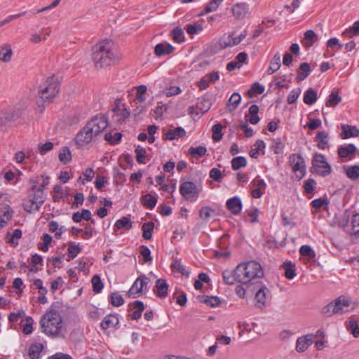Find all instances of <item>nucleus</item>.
Returning <instances> with one entry per match:
<instances>
[{"instance_id": "obj_36", "label": "nucleus", "mask_w": 359, "mask_h": 359, "mask_svg": "<svg viewBox=\"0 0 359 359\" xmlns=\"http://www.w3.org/2000/svg\"><path fill=\"white\" fill-rule=\"evenodd\" d=\"M123 134L121 132H116L114 135L111 133H106L104 135V139L110 145H116L121 143L122 140Z\"/></svg>"}, {"instance_id": "obj_10", "label": "nucleus", "mask_w": 359, "mask_h": 359, "mask_svg": "<svg viewBox=\"0 0 359 359\" xmlns=\"http://www.w3.org/2000/svg\"><path fill=\"white\" fill-rule=\"evenodd\" d=\"M60 83L55 79V76H48L46 81V86L41 89V94H47V91H50L52 96H56L60 92Z\"/></svg>"}, {"instance_id": "obj_53", "label": "nucleus", "mask_w": 359, "mask_h": 359, "mask_svg": "<svg viewBox=\"0 0 359 359\" xmlns=\"http://www.w3.org/2000/svg\"><path fill=\"white\" fill-rule=\"evenodd\" d=\"M135 153L136 161L140 164H144L147 154L145 148L138 145L135 149Z\"/></svg>"}, {"instance_id": "obj_57", "label": "nucleus", "mask_w": 359, "mask_h": 359, "mask_svg": "<svg viewBox=\"0 0 359 359\" xmlns=\"http://www.w3.org/2000/svg\"><path fill=\"white\" fill-rule=\"evenodd\" d=\"M136 280L137 281V283H140V286L139 287V288L136 289V293H140L142 294L143 290H147V285L149 283L150 280L145 275L142 274L137 277Z\"/></svg>"}, {"instance_id": "obj_2", "label": "nucleus", "mask_w": 359, "mask_h": 359, "mask_svg": "<svg viewBox=\"0 0 359 359\" xmlns=\"http://www.w3.org/2000/svg\"><path fill=\"white\" fill-rule=\"evenodd\" d=\"M62 306L63 303L60 301L53 302L51 304L39 321L42 332L52 337L59 335L63 323V317L59 309Z\"/></svg>"}, {"instance_id": "obj_5", "label": "nucleus", "mask_w": 359, "mask_h": 359, "mask_svg": "<svg viewBox=\"0 0 359 359\" xmlns=\"http://www.w3.org/2000/svg\"><path fill=\"white\" fill-rule=\"evenodd\" d=\"M309 171L312 174L325 177L332 173V168L324 154L316 152L313 155Z\"/></svg>"}, {"instance_id": "obj_38", "label": "nucleus", "mask_w": 359, "mask_h": 359, "mask_svg": "<svg viewBox=\"0 0 359 359\" xmlns=\"http://www.w3.org/2000/svg\"><path fill=\"white\" fill-rule=\"evenodd\" d=\"M108 300L110 304L114 307H118L124 304L125 300L123 296L118 294V292H113L110 293L108 297Z\"/></svg>"}, {"instance_id": "obj_15", "label": "nucleus", "mask_w": 359, "mask_h": 359, "mask_svg": "<svg viewBox=\"0 0 359 359\" xmlns=\"http://www.w3.org/2000/svg\"><path fill=\"white\" fill-rule=\"evenodd\" d=\"M196 108L198 109L202 114L207 113L212 105V95L207 93L202 97L198 98Z\"/></svg>"}, {"instance_id": "obj_1", "label": "nucleus", "mask_w": 359, "mask_h": 359, "mask_svg": "<svg viewBox=\"0 0 359 359\" xmlns=\"http://www.w3.org/2000/svg\"><path fill=\"white\" fill-rule=\"evenodd\" d=\"M107 114H100L93 116L78 132L74 142L78 146H83L96 140L97 136L109 126Z\"/></svg>"}, {"instance_id": "obj_62", "label": "nucleus", "mask_w": 359, "mask_h": 359, "mask_svg": "<svg viewBox=\"0 0 359 359\" xmlns=\"http://www.w3.org/2000/svg\"><path fill=\"white\" fill-rule=\"evenodd\" d=\"M302 89L300 88H294L288 95L287 102L289 104H294L297 102L299 96L300 95Z\"/></svg>"}, {"instance_id": "obj_3", "label": "nucleus", "mask_w": 359, "mask_h": 359, "mask_svg": "<svg viewBox=\"0 0 359 359\" xmlns=\"http://www.w3.org/2000/svg\"><path fill=\"white\" fill-rule=\"evenodd\" d=\"M38 182V180L34 178L29 180V184H32L28 189L29 200L27 203L22 204V208L27 212L32 213L33 211L39 210L46 201L44 190L47 187L43 183L37 186Z\"/></svg>"}, {"instance_id": "obj_6", "label": "nucleus", "mask_w": 359, "mask_h": 359, "mask_svg": "<svg viewBox=\"0 0 359 359\" xmlns=\"http://www.w3.org/2000/svg\"><path fill=\"white\" fill-rule=\"evenodd\" d=\"M180 193L185 200L194 202L198 198L200 189L194 182L185 181L180 185Z\"/></svg>"}, {"instance_id": "obj_19", "label": "nucleus", "mask_w": 359, "mask_h": 359, "mask_svg": "<svg viewBox=\"0 0 359 359\" xmlns=\"http://www.w3.org/2000/svg\"><path fill=\"white\" fill-rule=\"evenodd\" d=\"M197 299L200 303L205 304L211 308L219 306L222 304L221 299L217 296L200 294L198 295Z\"/></svg>"}, {"instance_id": "obj_45", "label": "nucleus", "mask_w": 359, "mask_h": 359, "mask_svg": "<svg viewBox=\"0 0 359 359\" xmlns=\"http://www.w3.org/2000/svg\"><path fill=\"white\" fill-rule=\"evenodd\" d=\"M207 148L205 146L200 145L196 147H191L188 149V154L194 158H201L205 155Z\"/></svg>"}, {"instance_id": "obj_4", "label": "nucleus", "mask_w": 359, "mask_h": 359, "mask_svg": "<svg viewBox=\"0 0 359 359\" xmlns=\"http://www.w3.org/2000/svg\"><path fill=\"white\" fill-rule=\"evenodd\" d=\"M109 45V41L106 40L96 44L93 48L92 59L97 67L99 66L102 68L105 66H109L115 58Z\"/></svg>"}, {"instance_id": "obj_20", "label": "nucleus", "mask_w": 359, "mask_h": 359, "mask_svg": "<svg viewBox=\"0 0 359 359\" xmlns=\"http://www.w3.org/2000/svg\"><path fill=\"white\" fill-rule=\"evenodd\" d=\"M249 10V5L246 3H237L231 8L233 16L238 19H243Z\"/></svg>"}, {"instance_id": "obj_43", "label": "nucleus", "mask_w": 359, "mask_h": 359, "mask_svg": "<svg viewBox=\"0 0 359 359\" xmlns=\"http://www.w3.org/2000/svg\"><path fill=\"white\" fill-rule=\"evenodd\" d=\"M223 1L224 0H211L208 4L205 5L198 15L202 16L216 11Z\"/></svg>"}, {"instance_id": "obj_21", "label": "nucleus", "mask_w": 359, "mask_h": 359, "mask_svg": "<svg viewBox=\"0 0 359 359\" xmlns=\"http://www.w3.org/2000/svg\"><path fill=\"white\" fill-rule=\"evenodd\" d=\"M329 134L325 130L318 131L315 140L317 141V147L320 149L324 150L330 147L329 145Z\"/></svg>"}, {"instance_id": "obj_13", "label": "nucleus", "mask_w": 359, "mask_h": 359, "mask_svg": "<svg viewBox=\"0 0 359 359\" xmlns=\"http://www.w3.org/2000/svg\"><path fill=\"white\" fill-rule=\"evenodd\" d=\"M226 207L231 214L238 215L242 210L241 199L237 196H233L226 201Z\"/></svg>"}, {"instance_id": "obj_14", "label": "nucleus", "mask_w": 359, "mask_h": 359, "mask_svg": "<svg viewBox=\"0 0 359 359\" xmlns=\"http://www.w3.org/2000/svg\"><path fill=\"white\" fill-rule=\"evenodd\" d=\"M358 149L353 144L341 145L338 147L337 154L340 158H353Z\"/></svg>"}, {"instance_id": "obj_51", "label": "nucleus", "mask_w": 359, "mask_h": 359, "mask_svg": "<svg viewBox=\"0 0 359 359\" xmlns=\"http://www.w3.org/2000/svg\"><path fill=\"white\" fill-rule=\"evenodd\" d=\"M329 204L330 200L327 197H325V198H316L313 200L311 203V207L317 210L322 208H323V209L325 210H327Z\"/></svg>"}, {"instance_id": "obj_42", "label": "nucleus", "mask_w": 359, "mask_h": 359, "mask_svg": "<svg viewBox=\"0 0 359 359\" xmlns=\"http://www.w3.org/2000/svg\"><path fill=\"white\" fill-rule=\"evenodd\" d=\"M281 66L280 55L279 53L275 54L270 62V66L267 70L268 74H272L278 71Z\"/></svg>"}, {"instance_id": "obj_17", "label": "nucleus", "mask_w": 359, "mask_h": 359, "mask_svg": "<svg viewBox=\"0 0 359 359\" xmlns=\"http://www.w3.org/2000/svg\"><path fill=\"white\" fill-rule=\"evenodd\" d=\"M175 50V47L169 43H159L154 46V54L156 57H161L168 55Z\"/></svg>"}, {"instance_id": "obj_44", "label": "nucleus", "mask_w": 359, "mask_h": 359, "mask_svg": "<svg viewBox=\"0 0 359 359\" xmlns=\"http://www.w3.org/2000/svg\"><path fill=\"white\" fill-rule=\"evenodd\" d=\"M231 168L233 170H238L247 166V159L244 156L233 157L231 161Z\"/></svg>"}, {"instance_id": "obj_9", "label": "nucleus", "mask_w": 359, "mask_h": 359, "mask_svg": "<svg viewBox=\"0 0 359 359\" xmlns=\"http://www.w3.org/2000/svg\"><path fill=\"white\" fill-rule=\"evenodd\" d=\"M271 294L269 288L265 286H262L255 294V306L260 309H263L266 306V302L267 297Z\"/></svg>"}, {"instance_id": "obj_55", "label": "nucleus", "mask_w": 359, "mask_h": 359, "mask_svg": "<svg viewBox=\"0 0 359 359\" xmlns=\"http://www.w3.org/2000/svg\"><path fill=\"white\" fill-rule=\"evenodd\" d=\"M26 323L25 324L20 323V325L22 327V332L25 335H28L32 333L33 332V322L34 320L32 316L25 317Z\"/></svg>"}, {"instance_id": "obj_18", "label": "nucleus", "mask_w": 359, "mask_h": 359, "mask_svg": "<svg viewBox=\"0 0 359 359\" xmlns=\"http://www.w3.org/2000/svg\"><path fill=\"white\" fill-rule=\"evenodd\" d=\"M341 133H340V137L341 139L346 140L359 136V128H358L356 126L343 124L341 126Z\"/></svg>"}, {"instance_id": "obj_41", "label": "nucleus", "mask_w": 359, "mask_h": 359, "mask_svg": "<svg viewBox=\"0 0 359 359\" xmlns=\"http://www.w3.org/2000/svg\"><path fill=\"white\" fill-rule=\"evenodd\" d=\"M241 102V96L238 93H233L226 102V106L229 107L230 112L235 110Z\"/></svg>"}, {"instance_id": "obj_30", "label": "nucleus", "mask_w": 359, "mask_h": 359, "mask_svg": "<svg viewBox=\"0 0 359 359\" xmlns=\"http://www.w3.org/2000/svg\"><path fill=\"white\" fill-rule=\"evenodd\" d=\"M13 50L11 45L5 43L0 46V60L4 62H8L11 60Z\"/></svg>"}, {"instance_id": "obj_64", "label": "nucleus", "mask_w": 359, "mask_h": 359, "mask_svg": "<svg viewBox=\"0 0 359 359\" xmlns=\"http://www.w3.org/2000/svg\"><path fill=\"white\" fill-rule=\"evenodd\" d=\"M347 329L354 337H359V325L355 320H350Z\"/></svg>"}, {"instance_id": "obj_59", "label": "nucleus", "mask_w": 359, "mask_h": 359, "mask_svg": "<svg viewBox=\"0 0 359 359\" xmlns=\"http://www.w3.org/2000/svg\"><path fill=\"white\" fill-rule=\"evenodd\" d=\"M184 29L191 36H193L194 34H198V32L202 31L203 27L200 24H187Z\"/></svg>"}, {"instance_id": "obj_47", "label": "nucleus", "mask_w": 359, "mask_h": 359, "mask_svg": "<svg viewBox=\"0 0 359 359\" xmlns=\"http://www.w3.org/2000/svg\"><path fill=\"white\" fill-rule=\"evenodd\" d=\"M59 160L64 164H67L72 160L71 151L67 146L62 147L59 153Z\"/></svg>"}, {"instance_id": "obj_32", "label": "nucleus", "mask_w": 359, "mask_h": 359, "mask_svg": "<svg viewBox=\"0 0 359 359\" xmlns=\"http://www.w3.org/2000/svg\"><path fill=\"white\" fill-rule=\"evenodd\" d=\"M44 349V345L41 343H34L32 344L29 348V356L31 359H39L40 353Z\"/></svg>"}, {"instance_id": "obj_60", "label": "nucleus", "mask_w": 359, "mask_h": 359, "mask_svg": "<svg viewBox=\"0 0 359 359\" xmlns=\"http://www.w3.org/2000/svg\"><path fill=\"white\" fill-rule=\"evenodd\" d=\"M140 255L142 257L143 263H151L153 258L151 255L150 249L144 245H141L140 247Z\"/></svg>"}, {"instance_id": "obj_50", "label": "nucleus", "mask_w": 359, "mask_h": 359, "mask_svg": "<svg viewBox=\"0 0 359 359\" xmlns=\"http://www.w3.org/2000/svg\"><path fill=\"white\" fill-rule=\"evenodd\" d=\"M93 291L95 293H100L104 288V283L101 280L100 275L95 274L91 279Z\"/></svg>"}, {"instance_id": "obj_54", "label": "nucleus", "mask_w": 359, "mask_h": 359, "mask_svg": "<svg viewBox=\"0 0 359 359\" xmlns=\"http://www.w3.org/2000/svg\"><path fill=\"white\" fill-rule=\"evenodd\" d=\"M316 187V182L313 178H309L304 183L303 188L305 194H313Z\"/></svg>"}, {"instance_id": "obj_31", "label": "nucleus", "mask_w": 359, "mask_h": 359, "mask_svg": "<svg viewBox=\"0 0 359 359\" xmlns=\"http://www.w3.org/2000/svg\"><path fill=\"white\" fill-rule=\"evenodd\" d=\"M318 100V92L313 88L307 89L304 94L303 101L306 104L312 105Z\"/></svg>"}, {"instance_id": "obj_37", "label": "nucleus", "mask_w": 359, "mask_h": 359, "mask_svg": "<svg viewBox=\"0 0 359 359\" xmlns=\"http://www.w3.org/2000/svg\"><path fill=\"white\" fill-rule=\"evenodd\" d=\"M348 178L351 180H357L359 179V165H354L351 166L344 165L343 167Z\"/></svg>"}, {"instance_id": "obj_40", "label": "nucleus", "mask_w": 359, "mask_h": 359, "mask_svg": "<svg viewBox=\"0 0 359 359\" xmlns=\"http://www.w3.org/2000/svg\"><path fill=\"white\" fill-rule=\"evenodd\" d=\"M341 100L342 98L338 92L332 91L325 102V106L327 107H335L341 102Z\"/></svg>"}, {"instance_id": "obj_12", "label": "nucleus", "mask_w": 359, "mask_h": 359, "mask_svg": "<svg viewBox=\"0 0 359 359\" xmlns=\"http://www.w3.org/2000/svg\"><path fill=\"white\" fill-rule=\"evenodd\" d=\"M101 328L105 331L112 327L115 329L120 327L119 318L118 313H109L107 315L100 323Z\"/></svg>"}, {"instance_id": "obj_7", "label": "nucleus", "mask_w": 359, "mask_h": 359, "mask_svg": "<svg viewBox=\"0 0 359 359\" xmlns=\"http://www.w3.org/2000/svg\"><path fill=\"white\" fill-rule=\"evenodd\" d=\"M243 269L247 270L245 271V277L248 279L260 278L264 276V270L262 265L257 261L250 260L246 262H242Z\"/></svg>"}, {"instance_id": "obj_33", "label": "nucleus", "mask_w": 359, "mask_h": 359, "mask_svg": "<svg viewBox=\"0 0 359 359\" xmlns=\"http://www.w3.org/2000/svg\"><path fill=\"white\" fill-rule=\"evenodd\" d=\"M133 226V222L128 217H122L114 224V231L119 229L129 230Z\"/></svg>"}, {"instance_id": "obj_52", "label": "nucleus", "mask_w": 359, "mask_h": 359, "mask_svg": "<svg viewBox=\"0 0 359 359\" xmlns=\"http://www.w3.org/2000/svg\"><path fill=\"white\" fill-rule=\"evenodd\" d=\"M81 251V248L79 244H76L74 242H70L67 249V255L70 259H74Z\"/></svg>"}, {"instance_id": "obj_29", "label": "nucleus", "mask_w": 359, "mask_h": 359, "mask_svg": "<svg viewBox=\"0 0 359 359\" xmlns=\"http://www.w3.org/2000/svg\"><path fill=\"white\" fill-rule=\"evenodd\" d=\"M22 236V231L20 229H16L13 233L7 232L5 236V241L6 243H9L11 245L15 247L18 245V242L15 239H19Z\"/></svg>"}, {"instance_id": "obj_35", "label": "nucleus", "mask_w": 359, "mask_h": 359, "mask_svg": "<svg viewBox=\"0 0 359 359\" xmlns=\"http://www.w3.org/2000/svg\"><path fill=\"white\" fill-rule=\"evenodd\" d=\"M155 224L152 221L144 222L142 225V237L145 240H151L152 238V233Z\"/></svg>"}, {"instance_id": "obj_16", "label": "nucleus", "mask_w": 359, "mask_h": 359, "mask_svg": "<svg viewBox=\"0 0 359 359\" xmlns=\"http://www.w3.org/2000/svg\"><path fill=\"white\" fill-rule=\"evenodd\" d=\"M169 285L164 278H158L156 280L154 292L157 297L165 298L168 296Z\"/></svg>"}, {"instance_id": "obj_48", "label": "nucleus", "mask_w": 359, "mask_h": 359, "mask_svg": "<svg viewBox=\"0 0 359 359\" xmlns=\"http://www.w3.org/2000/svg\"><path fill=\"white\" fill-rule=\"evenodd\" d=\"M171 36L177 43H182L185 41L184 29L180 27H176L171 31Z\"/></svg>"}, {"instance_id": "obj_8", "label": "nucleus", "mask_w": 359, "mask_h": 359, "mask_svg": "<svg viewBox=\"0 0 359 359\" xmlns=\"http://www.w3.org/2000/svg\"><path fill=\"white\" fill-rule=\"evenodd\" d=\"M289 161L294 172H299L300 175H297L298 180H302L306 173V166L304 157L300 154H291Z\"/></svg>"}, {"instance_id": "obj_63", "label": "nucleus", "mask_w": 359, "mask_h": 359, "mask_svg": "<svg viewBox=\"0 0 359 359\" xmlns=\"http://www.w3.org/2000/svg\"><path fill=\"white\" fill-rule=\"evenodd\" d=\"M209 176L217 182H221L224 178V175L219 168H213L210 170Z\"/></svg>"}, {"instance_id": "obj_22", "label": "nucleus", "mask_w": 359, "mask_h": 359, "mask_svg": "<svg viewBox=\"0 0 359 359\" xmlns=\"http://www.w3.org/2000/svg\"><path fill=\"white\" fill-rule=\"evenodd\" d=\"M222 50L221 46L218 42L212 43L208 45L204 50L198 55L196 59L194 61L195 62L196 60L204 57H210Z\"/></svg>"}, {"instance_id": "obj_28", "label": "nucleus", "mask_w": 359, "mask_h": 359, "mask_svg": "<svg viewBox=\"0 0 359 359\" xmlns=\"http://www.w3.org/2000/svg\"><path fill=\"white\" fill-rule=\"evenodd\" d=\"M280 268L284 269L285 277L288 280L293 279L297 275L296 269H295V264L294 263H292L291 261L284 262L281 264Z\"/></svg>"}, {"instance_id": "obj_27", "label": "nucleus", "mask_w": 359, "mask_h": 359, "mask_svg": "<svg viewBox=\"0 0 359 359\" xmlns=\"http://www.w3.org/2000/svg\"><path fill=\"white\" fill-rule=\"evenodd\" d=\"M311 68L308 62H302L297 69L296 79L302 81L306 79L311 72Z\"/></svg>"}, {"instance_id": "obj_56", "label": "nucleus", "mask_w": 359, "mask_h": 359, "mask_svg": "<svg viewBox=\"0 0 359 359\" xmlns=\"http://www.w3.org/2000/svg\"><path fill=\"white\" fill-rule=\"evenodd\" d=\"M351 217V209H346L344 212L342 217L338 221V226L342 229L348 227Z\"/></svg>"}, {"instance_id": "obj_39", "label": "nucleus", "mask_w": 359, "mask_h": 359, "mask_svg": "<svg viewBox=\"0 0 359 359\" xmlns=\"http://www.w3.org/2000/svg\"><path fill=\"white\" fill-rule=\"evenodd\" d=\"M265 88L258 81L255 82L246 92L248 97L252 98L256 95H261L264 92Z\"/></svg>"}, {"instance_id": "obj_46", "label": "nucleus", "mask_w": 359, "mask_h": 359, "mask_svg": "<svg viewBox=\"0 0 359 359\" xmlns=\"http://www.w3.org/2000/svg\"><path fill=\"white\" fill-rule=\"evenodd\" d=\"M223 126L221 123H216L212 128V138L213 142H218L223 138L224 134L222 133Z\"/></svg>"}, {"instance_id": "obj_26", "label": "nucleus", "mask_w": 359, "mask_h": 359, "mask_svg": "<svg viewBox=\"0 0 359 359\" xmlns=\"http://www.w3.org/2000/svg\"><path fill=\"white\" fill-rule=\"evenodd\" d=\"M133 306L135 311L128 316H130L132 320H138L141 318L142 313L145 309L144 302L140 300H135L129 304V306Z\"/></svg>"}, {"instance_id": "obj_34", "label": "nucleus", "mask_w": 359, "mask_h": 359, "mask_svg": "<svg viewBox=\"0 0 359 359\" xmlns=\"http://www.w3.org/2000/svg\"><path fill=\"white\" fill-rule=\"evenodd\" d=\"M352 231L349 232L351 236L359 240V213L354 212L351 217Z\"/></svg>"}, {"instance_id": "obj_49", "label": "nucleus", "mask_w": 359, "mask_h": 359, "mask_svg": "<svg viewBox=\"0 0 359 359\" xmlns=\"http://www.w3.org/2000/svg\"><path fill=\"white\" fill-rule=\"evenodd\" d=\"M299 254L304 257L313 259L316 257V253L314 250L309 245H302L299 249Z\"/></svg>"}, {"instance_id": "obj_61", "label": "nucleus", "mask_w": 359, "mask_h": 359, "mask_svg": "<svg viewBox=\"0 0 359 359\" xmlns=\"http://www.w3.org/2000/svg\"><path fill=\"white\" fill-rule=\"evenodd\" d=\"M137 92L135 100H137L140 102H143L146 97L145 94L147 90V88L145 85H140L136 87Z\"/></svg>"}, {"instance_id": "obj_11", "label": "nucleus", "mask_w": 359, "mask_h": 359, "mask_svg": "<svg viewBox=\"0 0 359 359\" xmlns=\"http://www.w3.org/2000/svg\"><path fill=\"white\" fill-rule=\"evenodd\" d=\"M348 310L346 309V311ZM322 314L324 317L327 318L333 316L337 313H343L345 311L339 307V301H332L328 304L323 306L322 309Z\"/></svg>"}, {"instance_id": "obj_25", "label": "nucleus", "mask_w": 359, "mask_h": 359, "mask_svg": "<svg viewBox=\"0 0 359 359\" xmlns=\"http://www.w3.org/2000/svg\"><path fill=\"white\" fill-rule=\"evenodd\" d=\"M259 111V107L258 105L252 104L248 109L250 116L247 114L245 116V121H249L252 125L257 124L261 119L258 115Z\"/></svg>"}, {"instance_id": "obj_24", "label": "nucleus", "mask_w": 359, "mask_h": 359, "mask_svg": "<svg viewBox=\"0 0 359 359\" xmlns=\"http://www.w3.org/2000/svg\"><path fill=\"white\" fill-rule=\"evenodd\" d=\"M140 201L145 208L152 210L158 202V196L151 194H146L141 196Z\"/></svg>"}, {"instance_id": "obj_58", "label": "nucleus", "mask_w": 359, "mask_h": 359, "mask_svg": "<svg viewBox=\"0 0 359 359\" xmlns=\"http://www.w3.org/2000/svg\"><path fill=\"white\" fill-rule=\"evenodd\" d=\"M215 210L210 206H203L199 210V217L203 221H208L211 216V213H215Z\"/></svg>"}, {"instance_id": "obj_23", "label": "nucleus", "mask_w": 359, "mask_h": 359, "mask_svg": "<svg viewBox=\"0 0 359 359\" xmlns=\"http://www.w3.org/2000/svg\"><path fill=\"white\" fill-rule=\"evenodd\" d=\"M243 285L247 286V292L250 295H253L259 290V288L266 285L261 280L255 279H247V282H244Z\"/></svg>"}]
</instances>
